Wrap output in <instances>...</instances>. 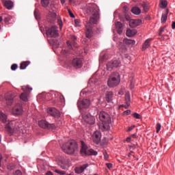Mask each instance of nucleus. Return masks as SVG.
<instances>
[{
  "instance_id": "1",
  "label": "nucleus",
  "mask_w": 175,
  "mask_h": 175,
  "mask_svg": "<svg viewBox=\"0 0 175 175\" xmlns=\"http://www.w3.org/2000/svg\"><path fill=\"white\" fill-rule=\"evenodd\" d=\"M85 12L87 14H92L89 22L86 24L85 36L88 39H91L94 31H92V25L98 23L99 20V8L94 3L87 4L85 6Z\"/></svg>"
},
{
  "instance_id": "2",
  "label": "nucleus",
  "mask_w": 175,
  "mask_h": 175,
  "mask_svg": "<svg viewBox=\"0 0 175 175\" xmlns=\"http://www.w3.org/2000/svg\"><path fill=\"white\" fill-rule=\"evenodd\" d=\"M98 118L102 122L99 126V129L103 132L110 131V125H111V117L105 111H101L98 113Z\"/></svg>"
},
{
  "instance_id": "3",
  "label": "nucleus",
  "mask_w": 175,
  "mask_h": 175,
  "mask_svg": "<svg viewBox=\"0 0 175 175\" xmlns=\"http://www.w3.org/2000/svg\"><path fill=\"white\" fill-rule=\"evenodd\" d=\"M62 149L66 154L72 155V154H75L78 149L77 143L75 140H70L63 144Z\"/></svg>"
},
{
  "instance_id": "4",
  "label": "nucleus",
  "mask_w": 175,
  "mask_h": 175,
  "mask_svg": "<svg viewBox=\"0 0 175 175\" xmlns=\"http://www.w3.org/2000/svg\"><path fill=\"white\" fill-rule=\"evenodd\" d=\"M20 123L16 120H12L5 124V130L10 135H13L14 132H18L20 131Z\"/></svg>"
},
{
  "instance_id": "5",
  "label": "nucleus",
  "mask_w": 175,
  "mask_h": 175,
  "mask_svg": "<svg viewBox=\"0 0 175 175\" xmlns=\"http://www.w3.org/2000/svg\"><path fill=\"white\" fill-rule=\"evenodd\" d=\"M121 79H120V74L118 72L112 73L107 81L109 87L113 88V87H117L120 84Z\"/></svg>"
},
{
  "instance_id": "6",
  "label": "nucleus",
  "mask_w": 175,
  "mask_h": 175,
  "mask_svg": "<svg viewBox=\"0 0 175 175\" xmlns=\"http://www.w3.org/2000/svg\"><path fill=\"white\" fill-rule=\"evenodd\" d=\"M81 154L82 157H87V155H98V152L93 149H88L87 145L83 142H81Z\"/></svg>"
},
{
  "instance_id": "7",
  "label": "nucleus",
  "mask_w": 175,
  "mask_h": 175,
  "mask_svg": "<svg viewBox=\"0 0 175 175\" xmlns=\"http://www.w3.org/2000/svg\"><path fill=\"white\" fill-rule=\"evenodd\" d=\"M90 105H91V102L88 98L79 100L77 102L78 109L81 113L85 112L83 109H87L88 107H90Z\"/></svg>"
},
{
  "instance_id": "8",
  "label": "nucleus",
  "mask_w": 175,
  "mask_h": 175,
  "mask_svg": "<svg viewBox=\"0 0 175 175\" xmlns=\"http://www.w3.org/2000/svg\"><path fill=\"white\" fill-rule=\"evenodd\" d=\"M81 116L83 121L87 124H90V125H94L95 124V118L91 116V114L82 112Z\"/></svg>"
},
{
  "instance_id": "9",
  "label": "nucleus",
  "mask_w": 175,
  "mask_h": 175,
  "mask_svg": "<svg viewBox=\"0 0 175 175\" xmlns=\"http://www.w3.org/2000/svg\"><path fill=\"white\" fill-rule=\"evenodd\" d=\"M46 36L49 38H57L58 36V27L57 26H52L46 31Z\"/></svg>"
},
{
  "instance_id": "10",
  "label": "nucleus",
  "mask_w": 175,
  "mask_h": 175,
  "mask_svg": "<svg viewBox=\"0 0 175 175\" xmlns=\"http://www.w3.org/2000/svg\"><path fill=\"white\" fill-rule=\"evenodd\" d=\"M38 125L44 129H55V128H57V126L54 124H50L46 120L39 121Z\"/></svg>"
},
{
  "instance_id": "11",
  "label": "nucleus",
  "mask_w": 175,
  "mask_h": 175,
  "mask_svg": "<svg viewBox=\"0 0 175 175\" xmlns=\"http://www.w3.org/2000/svg\"><path fill=\"white\" fill-rule=\"evenodd\" d=\"M121 62L118 59L112 60L107 64V70L111 71L114 68H118Z\"/></svg>"
},
{
  "instance_id": "12",
  "label": "nucleus",
  "mask_w": 175,
  "mask_h": 175,
  "mask_svg": "<svg viewBox=\"0 0 175 175\" xmlns=\"http://www.w3.org/2000/svg\"><path fill=\"white\" fill-rule=\"evenodd\" d=\"M69 160L65 157H60L58 159L57 165L63 170L68 169Z\"/></svg>"
},
{
  "instance_id": "13",
  "label": "nucleus",
  "mask_w": 175,
  "mask_h": 175,
  "mask_svg": "<svg viewBox=\"0 0 175 175\" xmlns=\"http://www.w3.org/2000/svg\"><path fill=\"white\" fill-rule=\"evenodd\" d=\"M47 113L49 116L54 117V118H59V117H61V112L54 107L49 108Z\"/></svg>"
},
{
  "instance_id": "14",
  "label": "nucleus",
  "mask_w": 175,
  "mask_h": 175,
  "mask_svg": "<svg viewBox=\"0 0 175 175\" xmlns=\"http://www.w3.org/2000/svg\"><path fill=\"white\" fill-rule=\"evenodd\" d=\"M23 111V106L21 104H16L12 109V113L14 116H21Z\"/></svg>"
},
{
  "instance_id": "15",
  "label": "nucleus",
  "mask_w": 175,
  "mask_h": 175,
  "mask_svg": "<svg viewBox=\"0 0 175 175\" xmlns=\"http://www.w3.org/2000/svg\"><path fill=\"white\" fill-rule=\"evenodd\" d=\"M92 138L95 144H99L100 143V139L102 138V134L99 131H96L94 133Z\"/></svg>"
},
{
  "instance_id": "16",
  "label": "nucleus",
  "mask_w": 175,
  "mask_h": 175,
  "mask_svg": "<svg viewBox=\"0 0 175 175\" xmlns=\"http://www.w3.org/2000/svg\"><path fill=\"white\" fill-rule=\"evenodd\" d=\"M72 66L76 69H79L83 66V60L80 58H75L72 60Z\"/></svg>"
},
{
  "instance_id": "17",
  "label": "nucleus",
  "mask_w": 175,
  "mask_h": 175,
  "mask_svg": "<svg viewBox=\"0 0 175 175\" xmlns=\"http://www.w3.org/2000/svg\"><path fill=\"white\" fill-rule=\"evenodd\" d=\"M142 24V20L140 19H131L129 23V25L131 28H135Z\"/></svg>"
},
{
  "instance_id": "18",
  "label": "nucleus",
  "mask_w": 175,
  "mask_h": 175,
  "mask_svg": "<svg viewBox=\"0 0 175 175\" xmlns=\"http://www.w3.org/2000/svg\"><path fill=\"white\" fill-rule=\"evenodd\" d=\"M14 98V95H13L12 94L8 93V94H5V100H6L7 105L8 106L13 105Z\"/></svg>"
},
{
  "instance_id": "19",
  "label": "nucleus",
  "mask_w": 175,
  "mask_h": 175,
  "mask_svg": "<svg viewBox=\"0 0 175 175\" xmlns=\"http://www.w3.org/2000/svg\"><path fill=\"white\" fill-rule=\"evenodd\" d=\"M125 109H128L131 106V94L129 93H126L125 94Z\"/></svg>"
},
{
  "instance_id": "20",
  "label": "nucleus",
  "mask_w": 175,
  "mask_h": 175,
  "mask_svg": "<svg viewBox=\"0 0 175 175\" xmlns=\"http://www.w3.org/2000/svg\"><path fill=\"white\" fill-rule=\"evenodd\" d=\"M88 167V164H84L81 167H78L75 169V173H77V174H81V173H83L85 169Z\"/></svg>"
},
{
  "instance_id": "21",
  "label": "nucleus",
  "mask_w": 175,
  "mask_h": 175,
  "mask_svg": "<svg viewBox=\"0 0 175 175\" xmlns=\"http://www.w3.org/2000/svg\"><path fill=\"white\" fill-rule=\"evenodd\" d=\"M88 84L92 85V87H94V85H99V81L95 77H92L90 79Z\"/></svg>"
},
{
  "instance_id": "22",
  "label": "nucleus",
  "mask_w": 175,
  "mask_h": 175,
  "mask_svg": "<svg viewBox=\"0 0 175 175\" xmlns=\"http://www.w3.org/2000/svg\"><path fill=\"white\" fill-rule=\"evenodd\" d=\"M136 33H137V29H127V31L126 32V35L129 38H132V36H135V35H136Z\"/></svg>"
},
{
  "instance_id": "23",
  "label": "nucleus",
  "mask_w": 175,
  "mask_h": 175,
  "mask_svg": "<svg viewBox=\"0 0 175 175\" xmlns=\"http://www.w3.org/2000/svg\"><path fill=\"white\" fill-rule=\"evenodd\" d=\"M0 121L5 124L8 121V116L5 114L2 111H0Z\"/></svg>"
},
{
  "instance_id": "24",
  "label": "nucleus",
  "mask_w": 175,
  "mask_h": 175,
  "mask_svg": "<svg viewBox=\"0 0 175 175\" xmlns=\"http://www.w3.org/2000/svg\"><path fill=\"white\" fill-rule=\"evenodd\" d=\"M105 100H107V102H108V103H110V102H111V100H113V92H108L106 93Z\"/></svg>"
},
{
  "instance_id": "25",
  "label": "nucleus",
  "mask_w": 175,
  "mask_h": 175,
  "mask_svg": "<svg viewBox=\"0 0 175 175\" xmlns=\"http://www.w3.org/2000/svg\"><path fill=\"white\" fill-rule=\"evenodd\" d=\"M30 64L31 62L29 61L22 62L20 64V69L22 70L24 69H27V66H28Z\"/></svg>"
},
{
  "instance_id": "26",
  "label": "nucleus",
  "mask_w": 175,
  "mask_h": 175,
  "mask_svg": "<svg viewBox=\"0 0 175 175\" xmlns=\"http://www.w3.org/2000/svg\"><path fill=\"white\" fill-rule=\"evenodd\" d=\"M49 17L51 18V19H49V21H50V23H54V21H55L57 18V14L50 12Z\"/></svg>"
},
{
  "instance_id": "27",
  "label": "nucleus",
  "mask_w": 175,
  "mask_h": 175,
  "mask_svg": "<svg viewBox=\"0 0 175 175\" xmlns=\"http://www.w3.org/2000/svg\"><path fill=\"white\" fill-rule=\"evenodd\" d=\"M150 42H151V38L147 39L142 46V50L144 51V50H147L148 47H150Z\"/></svg>"
},
{
  "instance_id": "28",
  "label": "nucleus",
  "mask_w": 175,
  "mask_h": 175,
  "mask_svg": "<svg viewBox=\"0 0 175 175\" xmlns=\"http://www.w3.org/2000/svg\"><path fill=\"white\" fill-rule=\"evenodd\" d=\"M167 14H169V10H167L165 13L162 14L161 23H163V24H164V23H166V20H167Z\"/></svg>"
},
{
  "instance_id": "29",
  "label": "nucleus",
  "mask_w": 175,
  "mask_h": 175,
  "mask_svg": "<svg viewBox=\"0 0 175 175\" xmlns=\"http://www.w3.org/2000/svg\"><path fill=\"white\" fill-rule=\"evenodd\" d=\"M131 12L132 13H133V14H136L137 16L140 14V13H142V10H140V8H139L138 7H133L131 9Z\"/></svg>"
},
{
  "instance_id": "30",
  "label": "nucleus",
  "mask_w": 175,
  "mask_h": 175,
  "mask_svg": "<svg viewBox=\"0 0 175 175\" xmlns=\"http://www.w3.org/2000/svg\"><path fill=\"white\" fill-rule=\"evenodd\" d=\"M4 6L8 9V10H10L12 8H13V2L12 1H7L4 3Z\"/></svg>"
},
{
  "instance_id": "31",
  "label": "nucleus",
  "mask_w": 175,
  "mask_h": 175,
  "mask_svg": "<svg viewBox=\"0 0 175 175\" xmlns=\"http://www.w3.org/2000/svg\"><path fill=\"white\" fill-rule=\"evenodd\" d=\"M124 43H125L126 44H131L132 46H133V44H135V43H136V41L133 40H129L128 38H124L123 40Z\"/></svg>"
},
{
  "instance_id": "32",
  "label": "nucleus",
  "mask_w": 175,
  "mask_h": 175,
  "mask_svg": "<svg viewBox=\"0 0 175 175\" xmlns=\"http://www.w3.org/2000/svg\"><path fill=\"white\" fill-rule=\"evenodd\" d=\"M20 98H21V99H22V100L27 102V100H28V93H27V92L22 93L21 94Z\"/></svg>"
},
{
  "instance_id": "33",
  "label": "nucleus",
  "mask_w": 175,
  "mask_h": 175,
  "mask_svg": "<svg viewBox=\"0 0 175 175\" xmlns=\"http://www.w3.org/2000/svg\"><path fill=\"white\" fill-rule=\"evenodd\" d=\"M140 5L143 8L144 12H145V13H147V12H148V4L146 2H142V3H140Z\"/></svg>"
},
{
  "instance_id": "34",
  "label": "nucleus",
  "mask_w": 175,
  "mask_h": 175,
  "mask_svg": "<svg viewBox=\"0 0 175 175\" xmlns=\"http://www.w3.org/2000/svg\"><path fill=\"white\" fill-rule=\"evenodd\" d=\"M50 4V0H41V5L43 8H47Z\"/></svg>"
},
{
  "instance_id": "35",
  "label": "nucleus",
  "mask_w": 175,
  "mask_h": 175,
  "mask_svg": "<svg viewBox=\"0 0 175 175\" xmlns=\"http://www.w3.org/2000/svg\"><path fill=\"white\" fill-rule=\"evenodd\" d=\"M70 39L73 43L74 47H77V42H76V40H77V38L72 35L70 36Z\"/></svg>"
},
{
  "instance_id": "36",
  "label": "nucleus",
  "mask_w": 175,
  "mask_h": 175,
  "mask_svg": "<svg viewBox=\"0 0 175 175\" xmlns=\"http://www.w3.org/2000/svg\"><path fill=\"white\" fill-rule=\"evenodd\" d=\"M161 8L165 9L167 6V1L166 0H161L160 1Z\"/></svg>"
},
{
  "instance_id": "37",
  "label": "nucleus",
  "mask_w": 175,
  "mask_h": 175,
  "mask_svg": "<svg viewBox=\"0 0 175 175\" xmlns=\"http://www.w3.org/2000/svg\"><path fill=\"white\" fill-rule=\"evenodd\" d=\"M123 60L124 62H128L129 64L131 62V56L128 54L124 55Z\"/></svg>"
},
{
  "instance_id": "38",
  "label": "nucleus",
  "mask_w": 175,
  "mask_h": 175,
  "mask_svg": "<svg viewBox=\"0 0 175 175\" xmlns=\"http://www.w3.org/2000/svg\"><path fill=\"white\" fill-rule=\"evenodd\" d=\"M55 172L57 173V174H60V175H65V174H66V172L65 171H61L59 170H55Z\"/></svg>"
},
{
  "instance_id": "39",
  "label": "nucleus",
  "mask_w": 175,
  "mask_h": 175,
  "mask_svg": "<svg viewBox=\"0 0 175 175\" xmlns=\"http://www.w3.org/2000/svg\"><path fill=\"white\" fill-rule=\"evenodd\" d=\"M116 27L117 29H122V23H121L120 22H117L116 23Z\"/></svg>"
},
{
  "instance_id": "40",
  "label": "nucleus",
  "mask_w": 175,
  "mask_h": 175,
  "mask_svg": "<svg viewBox=\"0 0 175 175\" xmlns=\"http://www.w3.org/2000/svg\"><path fill=\"white\" fill-rule=\"evenodd\" d=\"M34 16L36 18V20H39V11H38V10H34Z\"/></svg>"
},
{
  "instance_id": "41",
  "label": "nucleus",
  "mask_w": 175,
  "mask_h": 175,
  "mask_svg": "<svg viewBox=\"0 0 175 175\" xmlns=\"http://www.w3.org/2000/svg\"><path fill=\"white\" fill-rule=\"evenodd\" d=\"M161 123H157V126H156L157 133H159V131H161Z\"/></svg>"
},
{
  "instance_id": "42",
  "label": "nucleus",
  "mask_w": 175,
  "mask_h": 175,
  "mask_svg": "<svg viewBox=\"0 0 175 175\" xmlns=\"http://www.w3.org/2000/svg\"><path fill=\"white\" fill-rule=\"evenodd\" d=\"M133 117H134V118H136L137 120H140V114L137 113H134L133 114Z\"/></svg>"
},
{
  "instance_id": "43",
  "label": "nucleus",
  "mask_w": 175,
  "mask_h": 175,
  "mask_svg": "<svg viewBox=\"0 0 175 175\" xmlns=\"http://www.w3.org/2000/svg\"><path fill=\"white\" fill-rule=\"evenodd\" d=\"M18 68V66L16 64H14L11 66L12 70H16Z\"/></svg>"
},
{
  "instance_id": "44",
  "label": "nucleus",
  "mask_w": 175,
  "mask_h": 175,
  "mask_svg": "<svg viewBox=\"0 0 175 175\" xmlns=\"http://www.w3.org/2000/svg\"><path fill=\"white\" fill-rule=\"evenodd\" d=\"M57 23H58V25H59L60 29H62V25H63V24H62V20L58 18V19H57Z\"/></svg>"
},
{
  "instance_id": "45",
  "label": "nucleus",
  "mask_w": 175,
  "mask_h": 175,
  "mask_svg": "<svg viewBox=\"0 0 175 175\" xmlns=\"http://www.w3.org/2000/svg\"><path fill=\"white\" fill-rule=\"evenodd\" d=\"M67 47H68L70 50H72L73 49V46H72V44L70 43V41H67Z\"/></svg>"
},
{
  "instance_id": "46",
  "label": "nucleus",
  "mask_w": 175,
  "mask_h": 175,
  "mask_svg": "<svg viewBox=\"0 0 175 175\" xmlns=\"http://www.w3.org/2000/svg\"><path fill=\"white\" fill-rule=\"evenodd\" d=\"M68 12L70 16L72 18H75V15L73 14V13H72V11H70V9H68Z\"/></svg>"
},
{
  "instance_id": "47",
  "label": "nucleus",
  "mask_w": 175,
  "mask_h": 175,
  "mask_svg": "<svg viewBox=\"0 0 175 175\" xmlns=\"http://www.w3.org/2000/svg\"><path fill=\"white\" fill-rule=\"evenodd\" d=\"M163 32H165V28L161 27L160 28V31L159 33V36H162V33H163Z\"/></svg>"
},
{
  "instance_id": "48",
  "label": "nucleus",
  "mask_w": 175,
  "mask_h": 175,
  "mask_svg": "<svg viewBox=\"0 0 175 175\" xmlns=\"http://www.w3.org/2000/svg\"><path fill=\"white\" fill-rule=\"evenodd\" d=\"M14 175H23V173L21 172V171L18 170L14 173Z\"/></svg>"
},
{
  "instance_id": "49",
  "label": "nucleus",
  "mask_w": 175,
  "mask_h": 175,
  "mask_svg": "<svg viewBox=\"0 0 175 175\" xmlns=\"http://www.w3.org/2000/svg\"><path fill=\"white\" fill-rule=\"evenodd\" d=\"M133 129H135V125L129 127L127 132H131V131H133Z\"/></svg>"
},
{
  "instance_id": "50",
  "label": "nucleus",
  "mask_w": 175,
  "mask_h": 175,
  "mask_svg": "<svg viewBox=\"0 0 175 175\" xmlns=\"http://www.w3.org/2000/svg\"><path fill=\"white\" fill-rule=\"evenodd\" d=\"M106 166L108 167V169H111L113 167V164L111 163H106Z\"/></svg>"
},
{
  "instance_id": "51",
  "label": "nucleus",
  "mask_w": 175,
  "mask_h": 175,
  "mask_svg": "<svg viewBox=\"0 0 175 175\" xmlns=\"http://www.w3.org/2000/svg\"><path fill=\"white\" fill-rule=\"evenodd\" d=\"M117 32L119 35H121L122 33V29H117Z\"/></svg>"
},
{
  "instance_id": "52",
  "label": "nucleus",
  "mask_w": 175,
  "mask_h": 175,
  "mask_svg": "<svg viewBox=\"0 0 175 175\" xmlns=\"http://www.w3.org/2000/svg\"><path fill=\"white\" fill-rule=\"evenodd\" d=\"M124 114H126V116H129L131 114V110H126L124 112Z\"/></svg>"
},
{
  "instance_id": "53",
  "label": "nucleus",
  "mask_w": 175,
  "mask_h": 175,
  "mask_svg": "<svg viewBox=\"0 0 175 175\" xmlns=\"http://www.w3.org/2000/svg\"><path fill=\"white\" fill-rule=\"evenodd\" d=\"M104 158L105 159H109V155L106 152L104 153Z\"/></svg>"
},
{
  "instance_id": "54",
  "label": "nucleus",
  "mask_w": 175,
  "mask_h": 175,
  "mask_svg": "<svg viewBox=\"0 0 175 175\" xmlns=\"http://www.w3.org/2000/svg\"><path fill=\"white\" fill-rule=\"evenodd\" d=\"M103 59H106V55H103V57L102 56L100 57L99 61H103Z\"/></svg>"
},
{
  "instance_id": "55",
  "label": "nucleus",
  "mask_w": 175,
  "mask_h": 175,
  "mask_svg": "<svg viewBox=\"0 0 175 175\" xmlns=\"http://www.w3.org/2000/svg\"><path fill=\"white\" fill-rule=\"evenodd\" d=\"M75 25H76L77 26L80 25V22H79V21H78L77 19H75Z\"/></svg>"
},
{
  "instance_id": "56",
  "label": "nucleus",
  "mask_w": 175,
  "mask_h": 175,
  "mask_svg": "<svg viewBox=\"0 0 175 175\" xmlns=\"http://www.w3.org/2000/svg\"><path fill=\"white\" fill-rule=\"evenodd\" d=\"M172 29H175V21L172 22Z\"/></svg>"
},
{
  "instance_id": "57",
  "label": "nucleus",
  "mask_w": 175,
  "mask_h": 175,
  "mask_svg": "<svg viewBox=\"0 0 175 175\" xmlns=\"http://www.w3.org/2000/svg\"><path fill=\"white\" fill-rule=\"evenodd\" d=\"M68 51H66V50H63L62 51V54H68Z\"/></svg>"
},
{
  "instance_id": "58",
  "label": "nucleus",
  "mask_w": 175,
  "mask_h": 175,
  "mask_svg": "<svg viewBox=\"0 0 175 175\" xmlns=\"http://www.w3.org/2000/svg\"><path fill=\"white\" fill-rule=\"evenodd\" d=\"M135 87V83L133 82L131 83V88H133Z\"/></svg>"
},
{
  "instance_id": "59",
  "label": "nucleus",
  "mask_w": 175,
  "mask_h": 175,
  "mask_svg": "<svg viewBox=\"0 0 175 175\" xmlns=\"http://www.w3.org/2000/svg\"><path fill=\"white\" fill-rule=\"evenodd\" d=\"M131 137H129L126 138V141L129 143V142H131Z\"/></svg>"
},
{
  "instance_id": "60",
  "label": "nucleus",
  "mask_w": 175,
  "mask_h": 175,
  "mask_svg": "<svg viewBox=\"0 0 175 175\" xmlns=\"http://www.w3.org/2000/svg\"><path fill=\"white\" fill-rule=\"evenodd\" d=\"M46 175H53V173H51V172H48L46 173Z\"/></svg>"
},
{
  "instance_id": "61",
  "label": "nucleus",
  "mask_w": 175,
  "mask_h": 175,
  "mask_svg": "<svg viewBox=\"0 0 175 175\" xmlns=\"http://www.w3.org/2000/svg\"><path fill=\"white\" fill-rule=\"evenodd\" d=\"M3 21V18H2V16H0V23H2Z\"/></svg>"
},
{
  "instance_id": "62",
  "label": "nucleus",
  "mask_w": 175,
  "mask_h": 175,
  "mask_svg": "<svg viewBox=\"0 0 175 175\" xmlns=\"http://www.w3.org/2000/svg\"><path fill=\"white\" fill-rule=\"evenodd\" d=\"M61 1V3H62V5H64V3H65V0H60Z\"/></svg>"
},
{
  "instance_id": "63",
  "label": "nucleus",
  "mask_w": 175,
  "mask_h": 175,
  "mask_svg": "<svg viewBox=\"0 0 175 175\" xmlns=\"http://www.w3.org/2000/svg\"><path fill=\"white\" fill-rule=\"evenodd\" d=\"M2 161V155L0 154V166H1V162Z\"/></svg>"
},
{
  "instance_id": "64",
  "label": "nucleus",
  "mask_w": 175,
  "mask_h": 175,
  "mask_svg": "<svg viewBox=\"0 0 175 175\" xmlns=\"http://www.w3.org/2000/svg\"><path fill=\"white\" fill-rule=\"evenodd\" d=\"M135 136H136V134L131 135V137H135Z\"/></svg>"
}]
</instances>
